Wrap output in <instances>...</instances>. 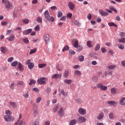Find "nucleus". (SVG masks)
Returning <instances> with one entry per match:
<instances>
[{"mask_svg":"<svg viewBox=\"0 0 125 125\" xmlns=\"http://www.w3.org/2000/svg\"><path fill=\"white\" fill-rule=\"evenodd\" d=\"M40 101H42V97L37 98L36 100V103H40Z\"/></svg>","mask_w":125,"mask_h":125,"instance_id":"56","label":"nucleus"},{"mask_svg":"<svg viewBox=\"0 0 125 125\" xmlns=\"http://www.w3.org/2000/svg\"><path fill=\"white\" fill-rule=\"evenodd\" d=\"M86 119L84 117H80L77 119V122L79 124H82V123H85L86 122Z\"/></svg>","mask_w":125,"mask_h":125,"instance_id":"7","label":"nucleus"},{"mask_svg":"<svg viewBox=\"0 0 125 125\" xmlns=\"http://www.w3.org/2000/svg\"><path fill=\"white\" fill-rule=\"evenodd\" d=\"M116 68V65H110L107 66V69L109 70L105 72L106 75H110V76L113 74V70Z\"/></svg>","mask_w":125,"mask_h":125,"instance_id":"4","label":"nucleus"},{"mask_svg":"<svg viewBox=\"0 0 125 125\" xmlns=\"http://www.w3.org/2000/svg\"><path fill=\"white\" fill-rule=\"evenodd\" d=\"M33 125H39V122L38 121H35L33 123Z\"/></svg>","mask_w":125,"mask_h":125,"instance_id":"64","label":"nucleus"},{"mask_svg":"<svg viewBox=\"0 0 125 125\" xmlns=\"http://www.w3.org/2000/svg\"><path fill=\"white\" fill-rule=\"evenodd\" d=\"M18 68L20 71L23 72L24 71V66L22 65V63L19 62L18 64Z\"/></svg>","mask_w":125,"mask_h":125,"instance_id":"13","label":"nucleus"},{"mask_svg":"<svg viewBox=\"0 0 125 125\" xmlns=\"http://www.w3.org/2000/svg\"><path fill=\"white\" fill-rule=\"evenodd\" d=\"M36 51H37V49H34L33 50H30L29 54H33V53H35Z\"/></svg>","mask_w":125,"mask_h":125,"instance_id":"51","label":"nucleus"},{"mask_svg":"<svg viewBox=\"0 0 125 125\" xmlns=\"http://www.w3.org/2000/svg\"><path fill=\"white\" fill-rule=\"evenodd\" d=\"M63 15V13L61 12V11H58V17H62V16Z\"/></svg>","mask_w":125,"mask_h":125,"instance_id":"44","label":"nucleus"},{"mask_svg":"<svg viewBox=\"0 0 125 125\" xmlns=\"http://www.w3.org/2000/svg\"><path fill=\"white\" fill-rule=\"evenodd\" d=\"M64 83H66L67 84H71V83H72L73 82V80L69 79H65L63 80Z\"/></svg>","mask_w":125,"mask_h":125,"instance_id":"16","label":"nucleus"},{"mask_svg":"<svg viewBox=\"0 0 125 125\" xmlns=\"http://www.w3.org/2000/svg\"><path fill=\"white\" fill-rule=\"evenodd\" d=\"M107 104H108V105H110L111 106H113V107H116L117 104L114 101H109L107 102Z\"/></svg>","mask_w":125,"mask_h":125,"instance_id":"11","label":"nucleus"},{"mask_svg":"<svg viewBox=\"0 0 125 125\" xmlns=\"http://www.w3.org/2000/svg\"><path fill=\"white\" fill-rule=\"evenodd\" d=\"M59 104H57L56 106H54L53 108V111L55 113V112H57L58 108H59Z\"/></svg>","mask_w":125,"mask_h":125,"instance_id":"26","label":"nucleus"},{"mask_svg":"<svg viewBox=\"0 0 125 125\" xmlns=\"http://www.w3.org/2000/svg\"><path fill=\"white\" fill-rule=\"evenodd\" d=\"M22 118V114H20L19 115V119L18 120L17 122L15 125H25V122L22 121H20V119Z\"/></svg>","mask_w":125,"mask_h":125,"instance_id":"6","label":"nucleus"},{"mask_svg":"<svg viewBox=\"0 0 125 125\" xmlns=\"http://www.w3.org/2000/svg\"><path fill=\"white\" fill-rule=\"evenodd\" d=\"M75 74L77 75V76H82V72L80 71V70L75 71Z\"/></svg>","mask_w":125,"mask_h":125,"instance_id":"43","label":"nucleus"},{"mask_svg":"<svg viewBox=\"0 0 125 125\" xmlns=\"http://www.w3.org/2000/svg\"><path fill=\"white\" fill-rule=\"evenodd\" d=\"M99 49H100V44H97L95 50L96 51H97V50H99Z\"/></svg>","mask_w":125,"mask_h":125,"instance_id":"42","label":"nucleus"},{"mask_svg":"<svg viewBox=\"0 0 125 125\" xmlns=\"http://www.w3.org/2000/svg\"><path fill=\"white\" fill-rule=\"evenodd\" d=\"M44 17L47 21H48L49 22H54V18L53 17L50 16V15H49V12L48 10H46L45 11Z\"/></svg>","mask_w":125,"mask_h":125,"instance_id":"3","label":"nucleus"},{"mask_svg":"<svg viewBox=\"0 0 125 125\" xmlns=\"http://www.w3.org/2000/svg\"><path fill=\"white\" fill-rule=\"evenodd\" d=\"M32 32V29H28L26 30H25L23 32V35H29L30 33Z\"/></svg>","mask_w":125,"mask_h":125,"instance_id":"18","label":"nucleus"},{"mask_svg":"<svg viewBox=\"0 0 125 125\" xmlns=\"http://www.w3.org/2000/svg\"><path fill=\"white\" fill-rule=\"evenodd\" d=\"M107 89H108V87H107V86H104V85H103V86L102 87L101 90L106 91V90H107Z\"/></svg>","mask_w":125,"mask_h":125,"instance_id":"33","label":"nucleus"},{"mask_svg":"<svg viewBox=\"0 0 125 125\" xmlns=\"http://www.w3.org/2000/svg\"><path fill=\"white\" fill-rule=\"evenodd\" d=\"M109 9H110V10H112V11H114V12H115L116 13L118 12V11H117L116 9L114 8V7L113 6H110L109 7Z\"/></svg>","mask_w":125,"mask_h":125,"instance_id":"36","label":"nucleus"},{"mask_svg":"<svg viewBox=\"0 0 125 125\" xmlns=\"http://www.w3.org/2000/svg\"><path fill=\"white\" fill-rule=\"evenodd\" d=\"M13 60H14V58H13V57H12L8 59L7 61L8 62H12Z\"/></svg>","mask_w":125,"mask_h":125,"instance_id":"49","label":"nucleus"},{"mask_svg":"<svg viewBox=\"0 0 125 125\" xmlns=\"http://www.w3.org/2000/svg\"><path fill=\"white\" fill-rule=\"evenodd\" d=\"M10 105L13 107V108H17V104L15 102H10Z\"/></svg>","mask_w":125,"mask_h":125,"instance_id":"24","label":"nucleus"},{"mask_svg":"<svg viewBox=\"0 0 125 125\" xmlns=\"http://www.w3.org/2000/svg\"><path fill=\"white\" fill-rule=\"evenodd\" d=\"M35 31H36V32L38 31H40V26L39 25H37L35 29H34Z\"/></svg>","mask_w":125,"mask_h":125,"instance_id":"58","label":"nucleus"},{"mask_svg":"<svg viewBox=\"0 0 125 125\" xmlns=\"http://www.w3.org/2000/svg\"><path fill=\"white\" fill-rule=\"evenodd\" d=\"M108 25L110 27H111V26H114V27H118V25L114 22H109V23H108Z\"/></svg>","mask_w":125,"mask_h":125,"instance_id":"38","label":"nucleus"},{"mask_svg":"<svg viewBox=\"0 0 125 125\" xmlns=\"http://www.w3.org/2000/svg\"><path fill=\"white\" fill-rule=\"evenodd\" d=\"M58 114L61 116H64V110H63V108H61L60 110L58 111Z\"/></svg>","mask_w":125,"mask_h":125,"instance_id":"19","label":"nucleus"},{"mask_svg":"<svg viewBox=\"0 0 125 125\" xmlns=\"http://www.w3.org/2000/svg\"><path fill=\"white\" fill-rule=\"evenodd\" d=\"M69 52L70 54H72V55L76 54V52H75V51L71 50V49H70L69 50Z\"/></svg>","mask_w":125,"mask_h":125,"instance_id":"54","label":"nucleus"},{"mask_svg":"<svg viewBox=\"0 0 125 125\" xmlns=\"http://www.w3.org/2000/svg\"><path fill=\"white\" fill-rule=\"evenodd\" d=\"M118 47L120 48V49H124L125 48V46H124V44H119L118 45Z\"/></svg>","mask_w":125,"mask_h":125,"instance_id":"46","label":"nucleus"},{"mask_svg":"<svg viewBox=\"0 0 125 125\" xmlns=\"http://www.w3.org/2000/svg\"><path fill=\"white\" fill-rule=\"evenodd\" d=\"M0 50L2 53H6V52H7V50L3 47H1Z\"/></svg>","mask_w":125,"mask_h":125,"instance_id":"32","label":"nucleus"},{"mask_svg":"<svg viewBox=\"0 0 125 125\" xmlns=\"http://www.w3.org/2000/svg\"><path fill=\"white\" fill-rule=\"evenodd\" d=\"M77 124V120L76 119H72L69 123V125H75Z\"/></svg>","mask_w":125,"mask_h":125,"instance_id":"22","label":"nucleus"},{"mask_svg":"<svg viewBox=\"0 0 125 125\" xmlns=\"http://www.w3.org/2000/svg\"><path fill=\"white\" fill-rule=\"evenodd\" d=\"M2 2L3 3L5 8L9 10L13 8V3L10 2L8 0H2Z\"/></svg>","mask_w":125,"mask_h":125,"instance_id":"2","label":"nucleus"},{"mask_svg":"<svg viewBox=\"0 0 125 125\" xmlns=\"http://www.w3.org/2000/svg\"><path fill=\"white\" fill-rule=\"evenodd\" d=\"M47 81V78L45 77H42L39 79L37 80V83L39 84H45L46 83Z\"/></svg>","mask_w":125,"mask_h":125,"instance_id":"5","label":"nucleus"},{"mask_svg":"<svg viewBox=\"0 0 125 125\" xmlns=\"http://www.w3.org/2000/svg\"><path fill=\"white\" fill-rule=\"evenodd\" d=\"M63 77L64 78H68V77H69V70H65V72L63 74Z\"/></svg>","mask_w":125,"mask_h":125,"instance_id":"23","label":"nucleus"},{"mask_svg":"<svg viewBox=\"0 0 125 125\" xmlns=\"http://www.w3.org/2000/svg\"><path fill=\"white\" fill-rule=\"evenodd\" d=\"M77 48V51H82L83 50V46L79 45Z\"/></svg>","mask_w":125,"mask_h":125,"instance_id":"40","label":"nucleus"},{"mask_svg":"<svg viewBox=\"0 0 125 125\" xmlns=\"http://www.w3.org/2000/svg\"><path fill=\"white\" fill-rule=\"evenodd\" d=\"M104 118V113H101L99 116L97 117V119L98 120H101Z\"/></svg>","mask_w":125,"mask_h":125,"instance_id":"17","label":"nucleus"},{"mask_svg":"<svg viewBox=\"0 0 125 125\" xmlns=\"http://www.w3.org/2000/svg\"><path fill=\"white\" fill-rule=\"evenodd\" d=\"M86 44H87V46L88 47H92L93 46H92V44H91V41H87L86 42Z\"/></svg>","mask_w":125,"mask_h":125,"instance_id":"31","label":"nucleus"},{"mask_svg":"<svg viewBox=\"0 0 125 125\" xmlns=\"http://www.w3.org/2000/svg\"><path fill=\"white\" fill-rule=\"evenodd\" d=\"M30 21L28 19H24L22 20V22L24 24H28Z\"/></svg>","mask_w":125,"mask_h":125,"instance_id":"35","label":"nucleus"},{"mask_svg":"<svg viewBox=\"0 0 125 125\" xmlns=\"http://www.w3.org/2000/svg\"><path fill=\"white\" fill-rule=\"evenodd\" d=\"M68 7L71 10H74L75 9V4L72 2H69L68 3Z\"/></svg>","mask_w":125,"mask_h":125,"instance_id":"14","label":"nucleus"},{"mask_svg":"<svg viewBox=\"0 0 125 125\" xmlns=\"http://www.w3.org/2000/svg\"><path fill=\"white\" fill-rule=\"evenodd\" d=\"M5 115H4L3 118L5 122H13L14 121V118L11 116V111L8 110L5 111Z\"/></svg>","mask_w":125,"mask_h":125,"instance_id":"1","label":"nucleus"},{"mask_svg":"<svg viewBox=\"0 0 125 125\" xmlns=\"http://www.w3.org/2000/svg\"><path fill=\"white\" fill-rule=\"evenodd\" d=\"M69 49L70 47H69V46L66 45L63 47V48L62 49V51L63 52H64L65 50H69Z\"/></svg>","mask_w":125,"mask_h":125,"instance_id":"41","label":"nucleus"},{"mask_svg":"<svg viewBox=\"0 0 125 125\" xmlns=\"http://www.w3.org/2000/svg\"><path fill=\"white\" fill-rule=\"evenodd\" d=\"M34 64L33 62H30L28 64V68L29 69H33V68H34Z\"/></svg>","mask_w":125,"mask_h":125,"instance_id":"34","label":"nucleus"},{"mask_svg":"<svg viewBox=\"0 0 125 125\" xmlns=\"http://www.w3.org/2000/svg\"><path fill=\"white\" fill-rule=\"evenodd\" d=\"M93 82H97L98 81V77L96 76H93L92 78Z\"/></svg>","mask_w":125,"mask_h":125,"instance_id":"45","label":"nucleus"},{"mask_svg":"<svg viewBox=\"0 0 125 125\" xmlns=\"http://www.w3.org/2000/svg\"><path fill=\"white\" fill-rule=\"evenodd\" d=\"M97 88H99L101 90L102 88V87L103 86V84L102 83H99L96 85Z\"/></svg>","mask_w":125,"mask_h":125,"instance_id":"29","label":"nucleus"},{"mask_svg":"<svg viewBox=\"0 0 125 125\" xmlns=\"http://www.w3.org/2000/svg\"><path fill=\"white\" fill-rule=\"evenodd\" d=\"M74 24L77 26H80V25H81L78 21H74Z\"/></svg>","mask_w":125,"mask_h":125,"instance_id":"62","label":"nucleus"},{"mask_svg":"<svg viewBox=\"0 0 125 125\" xmlns=\"http://www.w3.org/2000/svg\"><path fill=\"white\" fill-rule=\"evenodd\" d=\"M120 36L121 38H124L125 36V33L124 32H121L120 33Z\"/></svg>","mask_w":125,"mask_h":125,"instance_id":"48","label":"nucleus"},{"mask_svg":"<svg viewBox=\"0 0 125 125\" xmlns=\"http://www.w3.org/2000/svg\"><path fill=\"white\" fill-rule=\"evenodd\" d=\"M51 91V89H50V88H47L46 89V93H47L48 94H49V93H50Z\"/></svg>","mask_w":125,"mask_h":125,"instance_id":"50","label":"nucleus"},{"mask_svg":"<svg viewBox=\"0 0 125 125\" xmlns=\"http://www.w3.org/2000/svg\"><path fill=\"white\" fill-rule=\"evenodd\" d=\"M92 18V16H91V14H88L87 16V18L88 19V20H91Z\"/></svg>","mask_w":125,"mask_h":125,"instance_id":"59","label":"nucleus"},{"mask_svg":"<svg viewBox=\"0 0 125 125\" xmlns=\"http://www.w3.org/2000/svg\"><path fill=\"white\" fill-rule=\"evenodd\" d=\"M99 13L102 15V16H108L109 15V13L107 12H104L103 10L100 9L99 11Z\"/></svg>","mask_w":125,"mask_h":125,"instance_id":"8","label":"nucleus"},{"mask_svg":"<svg viewBox=\"0 0 125 125\" xmlns=\"http://www.w3.org/2000/svg\"><path fill=\"white\" fill-rule=\"evenodd\" d=\"M125 97H123L119 101V103L122 106H125Z\"/></svg>","mask_w":125,"mask_h":125,"instance_id":"15","label":"nucleus"},{"mask_svg":"<svg viewBox=\"0 0 125 125\" xmlns=\"http://www.w3.org/2000/svg\"><path fill=\"white\" fill-rule=\"evenodd\" d=\"M7 24H8V22L6 21H2L1 22V25H2V26H6Z\"/></svg>","mask_w":125,"mask_h":125,"instance_id":"52","label":"nucleus"},{"mask_svg":"<svg viewBox=\"0 0 125 125\" xmlns=\"http://www.w3.org/2000/svg\"><path fill=\"white\" fill-rule=\"evenodd\" d=\"M61 77H62V74H55L52 76V79L57 80V79H58L59 78H61Z\"/></svg>","mask_w":125,"mask_h":125,"instance_id":"12","label":"nucleus"},{"mask_svg":"<svg viewBox=\"0 0 125 125\" xmlns=\"http://www.w3.org/2000/svg\"><path fill=\"white\" fill-rule=\"evenodd\" d=\"M24 42H25V43H28L29 42V39L28 38H25L23 39Z\"/></svg>","mask_w":125,"mask_h":125,"instance_id":"63","label":"nucleus"},{"mask_svg":"<svg viewBox=\"0 0 125 125\" xmlns=\"http://www.w3.org/2000/svg\"><path fill=\"white\" fill-rule=\"evenodd\" d=\"M17 65H18V62L17 61L13 62L11 63V65L12 67H16Z\"/></svg>","mask_w":125,"mask_h":125,"instance_id":"25","label":"nucleus"},{"mask_svg":"<svg viewBox=\"0 0 125 125\" xmlns=\"http://www.w3.org/2000/svg\"><path fill=\"white\" fill-rule=\"evenodd\" d=\"M14 85H15V84L14 83H12L10 85V88L11 89H14Z\"/></svg>","mask_w":125,"mask_h":125,"instance_id":"53","label":"nucleus"},{"mask_svg":"<svg viewBox=\"0 0 125 125\" xmlns=\"http://www.w3.org/2000/svg\"><path fill=\"white\" fill-rule=\"evenodd\" d=\"M110 92L112 94H116L117 93V89L116 88H111L110 89Z\"/></svg>","mask_w":125,"mask_h":125,"instance_id":"21","label":"nucleus"},{"mask_svg":"<svg viewBox=\"0 0 125 125\" xmlns=\"http://www.w3.org/2000/svg\"><path fill=\"white\" fill-rule=\"evenodd\" d=\"M73 46L75 48H77V47L79 46V41H78V40L75 41Z\"/></svg>","mask_w":125,"mask_h":125,"instance_id":"27","label":"nucleus"},{"mask_svg":"<svg viewBox=\"0 0 125 125\" xmlns=\"http://www.w3.org/2000/svg\"><path fill=\"white\" fill-rule=\"evenodd\" d=\"M78 112L79 114H80V115H85V114L86 113V110L83 108H79V109L78 110Z\"/></svg>","mask_w":125,"mask_h":125,"instance_id":"9","label":"nucleus"},{"mask_svg":"<svg viewBox=\"0 0 125 125\" xmlns=\"http://www.w3.org/2000/svg\"><path fill=\"white\" fill-rule=\"evenodd\" d=\"M33 91H35V92H39L40 90H39V88L34 87L33 88Z\"/></svg>","mask_w":125,"mask_h":125,"instance_id":"60","label":"nucleus"},{"mask_svg":"<svg viewBox=\"0 0 125 125\" xmlns=\"http://www.w3.org/2000/svg\"><path fill=\"white\" fill-rule=\"evenodd\" d=\"M118 42H121L122 43H124V42H125V38H120L119 39H118Z\"/></svg>","mask_w":125,"mask_h":125,"instance_id":"30","label":"nucleus"},{"mask_svg":"<svg viewBox=\"0 0 125 125\" xmlns=\"http://www.w3.org/2000/svg\"><path fill=\"white\" fill-rule=\"evenodd\" d=\"M38 23H42V19L41 17H38L37 18Z\"/></svg>","mask_w":125,"mask_h":125,"instance_id":"39","label":"nucleus"},{"mask_svg":"<svg viewBox=\"0 0 125 125\" xmlns=\"http://www.w3.org/2000/svg\"><path fill=\"white\" fill-rule=\"evenodd\" d=\"M78 60L80 62H83L84 60V56L83 55H80L78 57Z\"/></svg>","mask_w":125,"mask_h":125,"instance_id":"20","label":"nucleus"},{"mask_svg":"<svg viewBox=\"0 0 125 125\" xmlns=\"http://www.w3.org/2000/svg\"><path fill=\"white\" fill-rule=\"evenodd\" d=\"M46 66V64L45 63H42V64H39L38 66L39 68H44Z\"/></svg>","mask_w":125,"mask_h":125,"instance_id":"37","label":"nucleus"},{"mask_svg":"<svg viewBox=\"0 0 125 125\" xmlns=\"http://www.w3.org/2000/svg\"><path fill=\"white\" fill-rule=\"evenodd\" d=\"M14 36H12L8 39V41L9 42H12L13 41H14Z\"/></svg>","mask_w":125,"mask_h":125,"instance_id":"57","label":"nucleus"},{"mask_svg":"<svg viewBox=\"0 0 125 125\" xmlns=\"http://www.w3.org/2000/svg\"><path fill=\"white\" fill-rule=\"evenodd\" d=\"M101 51L103 52V53H105V52H106L107 50H106V49H105V48L102 47L101 48Z\"/></svg>","mask_w":125,"mask_h":125,"instance_id":"61","label":"nucleus"},{"mask_svg":"<svg viewBox=\"0 0 125 125\" xmlns=\"http://www.w3.org/2000/svg\"><path fill=\"white\" fill-rule=\"evenodd\" d=\"M24 82L23 81H19L18 82V85H23Z\"/></svg>","mask_w":125,"mask_h":125,"instance_id":"55","label":"nucleus"},{"mask_svg":"<svg viewBox=\"0 0 125 125\" xmlns=\"http://www.w3.org/2000/svg\"><path fill=\"white\" fill-rule=\"evenodd\" d=\"M108 117L110 120H114V114L113 113V112L110 113L108 114Z\"/></svg>","mask_w":125,"mask_h":125,"instance_id":"28","label":"nucleus"},{"mask_svg":"<svg viewBox=\"0 0 125 125\" xmlns=\"http://www.w3.org/2000/svg\"><path fill=\"white\" fill-rule=\"evenodd\" d=\"M44 39L46 43H48L49 42V35L47 33L45 34L44 36Z\"/></svg>","mask_w":125,"mask_h":125,"instance_id":"10","label":"nucleus"},{"mask_svg":"<svg viewBox=\"0 0 125 125\" xmlns=\"http://www.w3.org/2000/svg\"><path fill=\"white\" fill-rule=\"evenodd\" d=\"M36 83V81L34 80H32L30 81V83H29V85H32V84H35Z\"/></svg>","mask_w":125,"mask_h":125,"instance_id":"47","label":"nucleus"}]
</instances>
